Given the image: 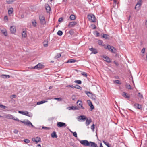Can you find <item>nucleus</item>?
I'll return each instance as SVG.
<instances>
[{
  "label": "nucleus",
  "mask_w": 147,
  "mask_h": 147,
  "mask_svg": "<svg viewBox=\"0 0 147 147\" xmlns=\"http://www.w3.org/2000/svg\"><path fill=\"white\" fill-rule=\"evenodd\" d=\"M18 113L23 115H24L30 117H32V114L31 113H29L28 111H18Z\"/></svg>",
  "instance_id": "f257e3e1"
},
{
  "label": "nucleus",
  "mask_w": 147,
  "mask_h": 147,
  "mask_svg": "<svg viewBox=\"0 0 147 147\" xmlns=\"http://www.w3.org/2000/svg\"><path fill=\"white\" fill-rule=\"evenodd\" d=\"M88 17L89 21L94 22L96 21V18L95 16L92 14H90L88 15Z\"/></svg>",
  "instance_id": "f03ea898"
},
{
  "label": "nucleus",
  "mask_w": 147,
  "mask_h": 147,
  "mask_svg": "<svg viewBox=\"0 0 147 147\" xmlns=\"http://www.w3.org/2000/svg\"><path fill=\"white\" fill-rule=\"evenodd\" d=\"M80 142L84 146H90V142H88L87 140H80Z\"/></svg>",
  "instance_id": "7ed1b4c3"
},
{
  "label": "nucleus",
  "mask_w": 147,
  "mask_h": 147,
  "mask_svg": "<svg viewBox=\"0 0 147 147\" xmlns=\"http://www.w3.org/2000/svg\"><path fill=\"white\" fill-rule=\"evenodd\" d=\"M20 122H22L26 125H28V126H30L31 125L32 127H34V126L28 120H24L23 121H20Z\"/></svg>",
  "instance_id": "20e7f679"
},
{
  "label": "nucleus",
  "mask_w": 147,
  "mask_h": 147,
  "mask_svg": "<svg viewBox=\"0 0 147 147\" xmlns=\"http://www.w3.org/2000/svg\"><path fill=\"white\" fill-rule=\"evenodd\" d=\"M106 48L108 49V50H109L111 52L113 53H115V51L116 50V49L113 47L109 45L107 46Z\"/></svg>",
  "instance_id": "39448f33"
},
{
  "label": "nucleus",
  "mask_w": 147,
  "mask_h": 147,
  "mask_svg": "<svg viewBox=\"0 0 147 147\" xmlns=\"http://www.w3.org/2000/svg\"><path fill=\"white\" fill-rule=\"evenodd\" d=\"M57 125L59 127H65L67 125L65 123L59 122L57 123Z\"/></svg>",
  "instance_id": "423d86ee"
},
{
  "label": "nucleus",
  "mask_w": 147,
  "mask_h": 147,
  "mask_svg": "<svg viewBox=\"0 0 147 147\" xmlns=\"http://www.w3.org/2000/svg\"><path fill=\"white\" fill-rule=\"evenodd\" d=\"M43 65L40 63H39L38 64L36 65L34 67H33V69H36L38 70H40L43 68Z\"/></svg>",
  "instance_id": "0eeeda50"
},
{
  "label": "nucleus",
  "mask_w": 147,
  "mask_h": 147,
  "mask_svg": "<svg viewBox=\"0 0 147 147\" xmlns=\"http://www.w3.org/2000/svg\"><path fill=\"white\" fill-rule=\"evenodd\" d=\"M39 20L42 24H45L46 21L45 20V18L43 15L40 16Z\"/></svg>",
  "instance_id": "6e6552de"
},
{
  "label": "nucleus",
  "mask_w": 147,
  "mask_h": 147,
  "mask_svg": "<svg viewBox=\"0 0 147 147\" xmlns=\"http://www.w3.org/2000/svg\"><path fill=\"white\" fill-rule=\"evenodd\" d=\"M77 104L79 106L78 107L79 109L81 108L83 109H84V108L82 106V103L81 101L78 100L77 102Z\"/></svg>",
  "instance_id": "1a4fd4ad"
},
{
  "label": "nucleus",
  "mask_w": 147,
  "mask_h": 147,
  "mask_svg": "<svg viewBox=\"0 0 147 147\" xmlns=\"http://www.w3.org/2000/svg\"><path fill=\"white\" fill-rule=\"evenodd\" d=\"M77 118L78 121H80V120H82L84 121L86 119V117L84 115H81L78 116Z\"/></svg>",
  "instance_id": "9d476101"
},
{
  "label": "nucleus",
  "mask_w": 147,
  "mask_h": 147,
  "mask_svg": "<svg viewBox=\"0 0 147 147\" xmlns=\"http://www.w3.org/2000/svg\"><path fill=\"white\" fill-rule=\"evenodd\" d=\"M77 23L76 22L73 21L70 22L68 26V27L69 28H71L77 24Z\"/></svg>",
  "instance_id": "9b49d317"
},
{
  "label": "nucleus",
  "mask_w": 147,
  "mask_h": 147,
  "mask_svg": "<svg viewBox=\"0 0 147 147\" xmlns=\"http://www.w3.org/2000/svg\"><path fill=\"white\" fill-rule=\"evenodd\" d=\"M142 3V0H140L139 1L135 6V9H136L137 8H139V7L141 5Z\"/></svg>",
  "instance_id": "f8f14e48"
},
{
  "label": "nucleus",
  "mask_w": 147,
  "mask_h": 147,
  "mask_svg": "<svg viewBox=\"0 0 147 147\" xmlns=\"http://www.w3.org/2000/svg\"><path fill=\"white\" fill-rule=\"evenodd\" d=\"M102 57L105 61L109 63L111 62L110 59L107 56H103Z\"/></svg>",
  "instance_id": "ddd939ff"
},
{
  "label": "nucleus",
  "mask_w": 147,
  "mask_h": 147,
  "mask_svg": "<svg viewBox=\"0 0 147 147\" xmlns=\"http://www.w3.org/2000/svg\"><path fill=\"white\" fill-rule=\"evenodd\" d=\"M32 140L34 142H36V143H38L41 141V139L40 137H36V138H32Z\"/></svg>",
  "instance_id": "4468645a"
},
{
  "label": "nucleus",
  "mask_w": 147,
  "mask_h": 147,
  "mask_svg": "<svg viewBox=\"0 0 147 147\" xmlns=\"http://www.w3.org/2000/svg\"><path fill=\"white\" fill-rule=\"evenodd\" d=\"M90 147H98L97 144L95 142L90 141Z\"/></svg>",
  "instance_id": "2eb2a0df"
},
{
  "label": "nucleus",
  "mask_w": 147,
  "mask_h": 147,
  "mask_svg": "<svg viewBox=\"0 0 147 147\" xmlns=\"http://www.w3.org/2000/svg\"><path fill=\"white\" fill-rule=\"evenodd\" d=\"M10 30L11 33L14 34L16 32V28L13 26H11L10 27Z\"/></svg>",
  "instance_id": "dca6fc26"
},
{
  "label": "nucleus",
  "mask_w": 147,
  "mask_h": 147,
  "mask_svg": "<svg viewBox=\"0 0 147 147\" xmlns=\"http://www.w3.org/2000/svg\"><path fill=\"white\" fill-rule=\"evenodd\" d=\"M67 109H69V110H77L79 109L78 108V107H74V106H73L69 107L67 108Z\"/></svg>",
  "instance_id": "f3484780"
},
{
  "label": "nucleus",
  "mask_w": 147,
  "mask_h": 147,
  "mask_svg": "<svg viewBox=\"0 0 147 147\" xmlns=\"http://www.w3.org/2000/svg\"><path fill=\"white\" fill-rule=\"evenodd\" d=\"M5 117L8 119H12L13 118V116L10 114H7L5 115Z\"/></svg>",
  "instance_id": "a211bd4d"
},
{
  "label": "nucleus",
  "mask_w": 147,
  "mask_h": 147,
  "mask_svg": "<svg viewBox=\"0 0 147 147\" xmlns=\"http://www.w3.org/2000/svg\"><path fill=\"white\" fill-rule=\"evenodd\" d=\"M89 49L92 51V53H93L96 54L98 53L96 50L95 49L92 48Z\"/></svg>",
  "instance_id": "6ab92c4d"
},
{
  "label": "nucleus",
  "mask_w": 147,
  "mask_h": 147,
  "mask_svg": "<svg viewBox=\"0 0 147 147\" xmlns=\"http://www.w3.org/2000/svg\"><path fill=\"white\" fill-rule=\"evenodd\" d=\"M46 9L48 12H49L51 10V8L48 5H46L45 6Z\"/></svg>",
  "instance_id": "aec40b11"
},
{
  "label": "nucleus",
  "mask_w": 147,
  "mask_h": 147,
  "mask_svg": "<svg viewBox=\"0 0 147 147\" xmlns=\"http://www.w3.org/2000/svg\"><path fill=\"white\" fill-rule=\"evenodd\" d=\"M135 107L137 108V109H140L142 108L141 105L138 104L136 103L134 105Z\"/></svg>",
  "instance_id": "412c9836"
},
{
  "label": "nucleus",
  "mask_w": 147,
  "mask_h": 147,
  "mask_svg": "<svg viewBox=\"0 0 147 147\" xmlns=\"http://www.w3.org/2000/svg\"><path fill=\"white\" fill-rule=\"evenodd\" d=\"M122 95L124 97H125V98H130L129 96L128 95L127 93L125 92L123 93Z\"/></svg>",
  "instance_id": "4be33fe9"
},
{
  "label": "nucleus",
  "mask_w": 147,
  "mask_h": 147,
  "mask_svg": "<svg viewBox=\"0 0 147 147\" xmlns=\"http://www.w3.org/2000/svg\"><path fill=\"white\" fill-rule=\"evenodd\" d=\"M0 76L3 78H10V76L8 75L3 74L1 75Z\"/></svg>",
  "instance_id": "5701e85b"
},
{
  "label": "nucleus",
  "mask_w": 147,
  "mask_h": 147,
  "mask_svg": "<svg viewBox=\"0 0 147 147\" xmlns=\"http://www.w3.org/2000/svg\"><path fill=\"white\" fill-rule=\"evenodd\" d=\"M91 122L92 120L90 119H87L86 122V124L87 126H88Z\"/></svg>",
  "instance_id": "b1692460"
},
{
  "label": "nucleus",
  "mask_w": 147,
  "mask_h": 147,
  "mask_svg": "<svg viewBox=\"0 0 147 147\" xmlns=\"http://www.w3.org/2000/svg\"><path fill=\"white\" fill-rule=\"evenodd\" d=\"M76 61V60L71 59L68 60L66 63H74Z\"/></svg>",
  "instance_id": "393cba45"
},
{
  "label": "nucleus",
  "mask_w": 147,
  "mask_h": 147,
  "mask_svg": "<svg viewBox=\"0 0 147 147\" xmlns=\"http://www.w3.org/2000/svg\"><path fill=\"white\" fill-rule=\"evenodd\" d=\"M84 92L89 97H90L92 94L91 92L87 91H85Z\"/></svg>",
  "instance_id": "a878e982"
},
{
  "label": "nucleus",
  "mask_w": 147,
  "mask_h": 147,
  "mask_svg": "<svg viewBox=\"0 0 147 147\" xmlns=\"http://www.w3.org/2000/svg\"><path fill=\"white\" fill-rule=\"evenodd\" d=\"M88 101L90 102V103L89 104V105L90 106V108H91V110H92L94 108L93 105H92V103L91 102V101L90 100H88V103L89 102Z\"/></svg>",
  "instance_id": "bb28decb"
},
{
  "label": "nucleus",
  "mask_w": 147,
  "mask_h": 147,
  "mask_svg": "<svg viewBox=\"0 0 147 147\" xmlns=\"http://www.w3.org/2000/svg\"><path fill=\"white\" fill-rule=\"evenodd\" d=\"M51 137L52 138H57V136L56 134V133L54 131L51 134Z\"/></svg>",
  "instance_id": "cd10ccee"
},
{
  "label": "nucleus",
  "mask_w": 147,
  "mask_h": 147,
  "mask_svg": "<svg viewBox=\"0 0 147 147\" xmlns=\"http://www.w3.org/2000/svg\"><path fill=\"white\" fill-rule=\"evenodd\" d=\"M47 102V101L46 100H42L38 102H37V105H40L45 102Z\"/></svg>",
  "instance_id": "c85d7f7f"
},
{
  "label": "nucleus",
  "mask_w": 147,
  "mask_h": 147,
  "mask_svg": "<svg viewBox=\"0 0 147 147\" xmlns=\"http://www.w3.org/2000/svg\"><path fill=\"white\" fill-rule=\"evenodd\" d=\"M70 18L71 20H73L75 19L76 17L74 15L71 14L70 16Z\"/></svg>",
  "instance_id": "c756f323"
},
{
  "label": "nucleus",
  "mask_w": 147,
  "mask_h": 147,
  "mask_svg": "<svg viewBox=\"0 0 147 147\" xmlns=\"http://www.w3.org/2000/svg\"><path fill=\"white\" fill-rule=\"evenodd\" d=\"M1 31L4 34V36H6L7 35V33L6 30H1Z\"/></svg>",
  "instance_id": "7c9ffc66"
},
{
  "label": "nucleus",
  "mask_w": 147,
  "mask_h": 147,
  "mask_svg": "<svg viewBox=\"0 0 147 147\" xmlns=\"http://www.w3.org/2000/svg\"><path fill=\"white\" fill-rule=\"evenodd\" d=\"M22 35V36L24 37H26L27 36V34L26 33V31H23Z\"/></svg>",
  "instance_id": "2f4dec72"
},
{
  "label": "nucleus",
  "mask_w": 147,
  "mask_h": 147,
  "mask_svg": "<svg viewBox=\"0 0 147 147\" xmlns=\"http://www.w3.org/2000/svg\"><path fill=\"white\" fill-rule=\"evenodd\" d=\"M13 12V9L12 8H9L8 10V13L9 15H10Z\"/></svg>",
  "instance_id": "473e14b6"
},
{
  "label": "nucleus",
  "mask_w": 147,
  "mask_h": 147,
  "mask_svg": "<svg viewBox=\"0 0 147 147\" xmlns=\"http://www.w3.org/2000/svg\"><path fill=\"white\" fill-rule=\"evenodd\" d=\"M77 88V89H79L80 90L82 89V87L78 84H76L75 85V86H74V88Z\"/></svg>",
  "instance_id": "72a5a7b5"
},
{
  "label": "nucleus",
  "mask_w": 147,
  "mask_h": 147,
  "mask_svg": "<svg viewBox=\"0 0 147 147\" xmlns=\"http://www.w3.org/2000/svg\"><path fill=\"white\" fill-rule=\"evenodd\" d=\"M108 36V35L105 34H103V35L102 36V37L103 38H104L106 39H107L109 38Z\"/></svg>",
  "instance_id": "f704fd0d"
},
{
  "label": "nucleus",
  "mask_w": 147,
  "mask_h": 147,
  "mask_svg": "<svg viewBox=\"0 0 147 147\" xmlns=\"http://www.w3.org/2000/svg\"><path fill=\"white\" fill-rule=\"evenodd\" d=\"M15 0H6L8 4H11Z\"/></svg>",
  "instance_id": "c9c22d12"
},
{
  "label": "nucleus",
  "mask_w": 147,
  "mask_h": 147,
  "mask_svg": "<svg viewBox=\"0 0 147 147\" xmlns=\"http://www.w3.org/2000/svg\"><path fill=\"white\" fill-rule=\"evenodd\" d=\"M74 82L79 84H81L82 83V81H81L79 80H76L74 81Z\"/></svg>",
  "instance_id": "e433bc0d"
},
{
  "label": "nucleus",
  "mask_w": 147,
  "mask_h": 147,
  "mask_svg": "<svg viewBox=\"0 0 147 147\" xmlns=\"http://www.w3.org/2000/svg\"><path fill=\"white\" fill-rule=\"evenodd\" d=\"M57 34L58 35L61 36L63 34V32L61 30H59L57 33Z\"/></svg>",
  "instance_id": "4c0bfd02"
},
{
  "label": "nucleus",
  "mask_w": 147,
  "mask_h": 147,
  "mask_svg": "<svg viewBox=\"0 0 147 147\" xmlns=\"http://www.w3.org/2000/svg\"><path fill=\"white\" fill-rule=\"evenodd\" d=\"M90 97H91V98L92 99H96V97L95 95L94 94H92L91 95V96Z\"/></svg>",
  "instance_id": "58836bf2"
},
{
  "label": "nucleus",
  "mask_w": 147,
  "mask_h": 147,
  "mask_svg": "<svg viewBox=\"0 0 147 147\" xmlns=\"http://www.w3.org/2000/svg\"><path fill=\"white\" fill-rule=\"evenodd\" d=\"M103 142L104 144L107 146V147H111L109 145V143L108 142H106L105 141H103Z\"/></svg>",
  "instance_id": "ea45409f"
},
{
  "label": "nucleus",
  "mask_w": 147,
  "mask_h": 147,
  "mask_svg": "<svg viewBox=\"0 0 147 147\" xmlns=\"http://www.w3.org/2000/svg\"><path fill=\"white\" fill-rule=\"evenodd\" d=\"M61 55L60 53H58L55 57V59H57L59 58Z\"/></svg>",
  "instance_id": "a19ab883"
},
{
  "label": "nucleus",
  "mask_w": 147,
  "mask_h": 147,
  "mask_svg": "<svg viewBox=\"0 0 147 147\" xmlns=\"http://www.w3.org/2000/svg\"><path fill=\"white\" fill-rule=\"evenodd\" d=\"M114 83L116 84H121V83L120 82L119 80H115V81H114Z\"/></svg>",
  "instance_id": "79ce46f5"
},
{
  "label": "nucleus",
  "mask_w": 147,
  "mask_h": 147,
  "mask_svg": "<svg viewBox=\"0 0 147 147\" xmlns=\"http://www.w3.org/2000/svg\"><path fill=\"white\" fill-rule=\"evenodd\" d=\"M126 88L129 89H131V86L129 84H126Z\"/></svg>",
  "instance_id": "37998d69"
},
{
  "label": "nucleus",
  "mask_w": 147,
  "mask_h": 147,
  "mask_svg": "<svg viewBox=\"0 0 147 147\" xmlns=\"http://www.w3.org/2000/svg\"><path fill=\"white\" fill-rule=\"evenodd\" d=\"M0 107L4 109H5L7 108L6 106H4L2 104H0Z\"/></svg>",
  "instance_id": "c03bdc74"
},
{
  "label": "nucleus",
  "mask_w": 147,
  "mask_h": 147,
  "mask_svg": "<svg viewBox=\"0 0 147 147\" xmlns=\"http://www.w3.org/2000/svg\"><path fill=\"white\" fill-rule=\"evenodd\" d=\"M94 126L95 125L94 124H93L92 125L91 127V129L93 131H94V129L95 128Z\"/></svg>",
  "instance_id": "a18cd8bd"
},
{
  "label": "nucleus",
  "mask_w": 147,
  "mask_h": 147,
  "mask_svg": "<svg viewBox=\"0 0 147 147\" xmlns=\"http://www.w3.org/2000/svg\"><path fill=\"white\" fill-rule=\"evenodd\" d=\"M32 24L34 26H36V20H34L32 22Z\"/></svg>",
  "instance_id": "49530a36"
},
{
  "label": "nucleus",
  "mask_w": 147,
  "mask_h": 147,
  "mask_svg": "<svg viewBox=\"0 0 147 147\" xmlns=\"http://www.w3.org/2000/svg\"><path fill=\"white\" fill-rule=\"evenodd\" d=\"M54 99L59 101H61L62 100V98H54Z\"/></svg>",
  "instance_id": "de8ad7c7"
},
{
  "label": "nucleus",
  "mask_w": 147,
  "mask_h": 147,
  "mask_svg": "<svg viewBox=\"0 0 147 147\" xmlns=\"http://www.w3.org/2000/svg\"><path fill=\"white\" fill-rule=\"evenodd\" d=\"M24 141L26 143H28L30 142V141L28 139H25L24 140Z\"/></svg>",
  "instance_id": "09e8293b"
},
{
  "label": "nucleus",
  "mask_w": 147,
  "mask_h": 147,
  "mask_svg": "<svg viewBox=\"0 0 147 147\" xmlns=\"http://www.w3.org/2000/svg\"><path fill=\"white\" fill-rule=\"evenodd\" d=\"M12 119L14 120H15V121H20V120H19V119L17 118V117H13V119Z\"/></svg>",
  "instance_id": "8fccbe9b"
},
{
  "label": "nucleus",
  "mask_w": 147,
  "mask_h": 147,
  "mask_svg": "<svg viewBox=\"0 0 147 147\" xmlns=\"http://www.w3.org/2000/svg\"><path fill=\"white\" fill-rule=\"evenodd\" d=\"M82 75L85 77H87V74L85 72H83L82 73Z\"/></svg>",
  "instance_id": "3c124183"
},
{
  "label": "nucleus",
  "mask_w": 147,
  "mask_h": 147,
  "mask_svg": "<svg viewBox=\"0 0 147 147\" xmlns=\"http://www.w3.org/2000/svg\"><path fill=\"white\" fill-rule=\"evenodd\" d=\"M4 20L6 22L8 21V18L7 16H5L4 18Z\"/></svg>",
  "instance_id": "603ef678"
},
{
  "label": "nucleus",
  "mask_w": 147,
  "mask_h": 147,
  "mask_svg": "<svg viewBox=\"0 0 147 147\" xmlns=\"http://www.w3.org/2000/svg\"><path fill=\"white\" fill-rule=\"evenodd\" d=\"M141 52L144 54L145 52V49L144 48H143L141 50Z\"/></svg>",
  "instance_id": "864d4df0"
},
{
  "label": "nucleus",
  "mask_w": 147,
  "mask_h": 147,
  "mask_svg": "<svg viewBox=\"0 0 147 147\" xmlns=\"http://www.w3.org/2000/svg\"><path fill=\"white\" fill-rule=\"evenodd\" d=\"M72 133H73V136L74 137H77V134L76 132H73Z\"/></svg>",
  "instance_id": "5fc2aeb1"
},
{
  "label": "nucleus",
  "mask_w": 147,
  "mask_h": 147,
  "mask_svg": "<svg viewBox=\"0 0 147 147\" xmlns=\"http://www.w3.org/2000/svg\"><path fill=\"white\" fill-rule=\"evenodd\" d=\"M138 96L140 98H143V95L142 94H140V93H139L138 94Z\"/></svg>",
  "instance_id": "6e6d98bb"
},
{
  "label": "nucleus",
  "mask_w": 147,
  "mask_h": 147,
  "mask_svg": "<svg viewBox=\"0 0 147 147\" xmlns=\"http://www.w3.org/2000/svg\"><path fill=\"white\" fill-rule=\"evenodd\" d=\"M66 87H71L73 88H74V86L73 85H68Z\"/></svg>",
  "instance_id": "4d7b16f0"
},
{
  "label": "nucleus",
  "mask_w": 147,
  "mask_h": 147,
  "mask_svg": "<svg viewBox=\"0 0 147 147\" xmlns=\"http://www.w3.org/2000/svg\"><path fill=\"white\" fill-rule=\"evenodd\" d=\"M102 41L101 40H99L98 41V44L100 45H102Z\"/></svg>",
  "instance_id": "13d9d810"
},
{
  "label": "nucleus",
  "mask_w": 147,
  "mask_h": 147,
  "mask_svg": "<svg viewBox=\"0 0 147 147\" xmlns=\"http://www.w3.org/2000/svg\"><path fill=\"white\" fill-rule=\"evenodd\" d=\"M63 20V18H59L58 21L59 22H61Z\"/></svg>",
  "instance_id": "bf43d9fd"
},
{
  "label": "nucleus",
  "mask_w": 147,
  "mask_h": 147,
  "mask_svg": "<svg viewBox=\"0 0 147 147\" xmlns=\"http://www.w3.org/2000/svg\"><path fill=\"white\" fill-rule=\"evenodd\" d=\"M43 45L45 47H46L48 46L47 42H46V43H44Z\"/></svg>",
  "instance_id": "052dcab7"
},
{
  "label": "nucleus",
  "mask_w": 147,
  "mask_h": 147,
  "mask_svg": "<svg viewBox=\"0 0 147 147\" xmlns=\"http://www.w3.org/2000/svg\"><path fill=\"white\" fill-rule=\"evenodd\" d=\"M96 35L97 36H98L99 35V33L97 31H96L95 33Z\"/></svg>",
  "instance_id": "680f3d73"
},
{
  "label": "nucleus",
  "mask_w": 147,
  "mask_h": 147,
  "mask_svg": "<svg viewBox=\"0 0 147 147\" xmlns=\"http://www.w3.org/2000/svg\"><path fill=\"white\" fill-rule=\"evenodd\" d=\"M42 129H49V128H48L47 127H45V126L42 127Z\"/></svg>",
  "instance_id": "e2e57ef3"
},
{
  "label": "nucleus",
  "mask_w": 147,
  "mask_h": 147,
  "mask_svg": "<svg viewBox=\"0 0 147 147\" xmlns=\"http://www.w3.org/2000/svg\"><path fill=\"white\" fill-rule=\"evenodd\" d=\"M14 132L15 133L17 134L18 132V131L17 130H15L14 131Z\"/></svg>",
  "instance_id": "0e129e2a"
},
{
  "label": "nucleus",
  "mask_w": 147,
  "mask_h": 147,
  "mask_svg": "<svg viewBox=\"0 0 147 147\" xmlns=\"http://www.w3.org/2000/svg\"><path fill=\"white\" fill-rule=\"evenodd\" d=\"M12 96L13 98H15L16 97V95H12Z\"/></svg>",
  "instance_id": "69168bd1"
},
{
  "label": "nucleus",
  "mask_w": 147,
  "mask_h": 147,
  "mask_svg": "<svg viewBox=\"0 0 147 147\" xmlns=\"http://www.w3.org/2000/svg\"><path fill=\"white\" fill-rule=\"evenodd\" d=\"M37 147H41V145L40 144H38L37 145Z\"/></svg>",
  "instance_id": "338daca9"
},
{
  "label": "nucleus",
  "mask_w": 147,
  "mask_h": 147,
  "mask_svg": "<svg viewBox=\"0 0 147 147\" xmlns=\"http://www.w3.org/2000/svg\"><path fill=\"white\" fill-rule=\"evenodd\" d=\"M145 25H146V28H147V19L146 21V22Z\"/></svg>",
  "instance_id": "774afa93"
}]
</instances>
